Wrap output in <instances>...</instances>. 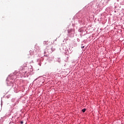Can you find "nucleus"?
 I'll use <instances>...</instances> for the list:
<instances>
[{"label":"nucleus","mask_w":124,"mask_h":124,"mask_svg":"<svg viewBox=\"0 0 124 124\" xmlns=\"http://www.w3.org/2000/svg\"><path fill=\"white\" fill-rule=\"evenodd\" d=\"M44 44H46V45H48V46H50L52 45V43H50V42L47 41H45L44 42Z\"/></svg>","instance_id":"f257e3e1"},{"label":"nucleus","mask_w":124,"mask_h":124,"mask_svg":"<svg viewBox=\"0 0 124 124\" xmlns=\"http://www.w3.org/2000/svg\"><path fill=\"white\" fill-rule=\"evenodd\" d=\"M86 110H87L86 109H82V112H83V113H85V112H86Z\"/></svg>","instance_id":"f03ea898"},{"label":"nucleus","mask_w":124,"mask_h":124,"mask_svg":"<svg viewBox=\"0 0 124 124\" xmlns=\"http://www.w3.org/2000/svg\"><path fill=\"white\" fill-rule=\"evenodd\" d=\"M24 69V68H23V67H21L20 68V70H23Z\"/></svg>","instance_id":"7ed1b4c3"},{"label":"nucleus","mask_w":124,"mask_h":124,"mask_svg":"<svg viewBox=\"0 0 124 124\" xmlns=\"http://www.w3.org/2000/svg\"><path fill=\"white\" fill-rule=\"evenodd\" d=\"M20 124H24V122L23 121H20Z\"/></svg>","instance_id":"20e7f679"},{"label":"nucleus","mask_w":124,"mask_h":124,"mask_svg":"<svg viewBox=\"0 0 124 124\" xmlns=\"http://www.w3.org/2000/svg\"><path fill=\"white\" fill-rule=\"evenodd\" d=\"M25 66H27V64H25Z\"/></svg>","instance_id":"39448f33"}]
</instances>
